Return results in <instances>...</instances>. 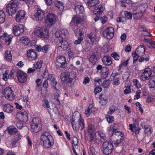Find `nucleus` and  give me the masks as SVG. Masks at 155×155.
Instances as JSON below:
<instances>
[{"mask_svg": "<svg viewBox=\"0 0 155 155\" xmlns=\"http://www.w3.org/2000/svg\"><path fill=\"white\" fill-rule=\"evenodd\" d=\"M55 34V40L57 41V43H58V45L64 50H66L68 47V43L66 41L63 39V38L65 39L68 35L67 30L66 29H60L57 31Z\"/></svg>", "mask_w": 155, "mask_h": 155, "instance_id": "1", "label": "nucleus"}, {"mask_svg": "<svg viewBox=\"0 0 155 155\" xmlns=\"http://www.w3.org/2000/svg\"><path fill=\"white\" fill-rule=\"evenodd\" d=\"M72 126L74 130H78L81 124V130L84 128V120L81 119L80 114L78 112H74L71 119Z\"/></svg>", "mask_w": 155, "mask_h": 155, "instance_id": "2", "label": "nucleus"}, {"mask_svg": "<svg viewBox=\"0 0 155 155\" xmlns=\"http://www.w3.org/2000/svg\"><path fill=\"white\" fill-rule=\"evenodd\" d=\"M40 137L41 140L43 141V145L45 148H49L53 145V138L48 132H43L41 134Z\"/></svg>", "mask_w": 155, "mask_h": 155, "instance_id": "3", "label": "nucleus"}, {"mask_svg": "<svg viewBox=\"0 0 155 155\" xmlns=\"http://www.w3.org/2000/svg\"><path fill=\"white\" fill-rule=\"evenodd\" d=\"M61 81L64 83L67 84H71L73 80L76 79V74L73 71L68 73H63L61 74Z\"/></svg>", "mask_w": 155, "mask_h": 155, "instance_id": "4", "label": "nucleus"}, {"mask_svg": "<svg viewBox=\"0 0 155 155\" xmlns=\"http://www.w3.org/2000/svg\"><path fill=\"white\" fill-rule=\"evenodd\" d=\"M18 0H13L7 5L6 7V11L9 16H12L16 13L18 8Z\"/></svg>", "mask_w": 155, "mask_h": 155, "instance_id": "5", "label": "nucleus"}, {"mask_svg": "<svg viewBox=\"0 0 155 155\" xmlns=\"http://www.w3.org/2000/svg\"><path fill=\"white\" fill-rule=\"evenodd\" d=\"M55 76L53 74H50L48 75V77L46 80L50 83L51 86L55 89L56 92L59 96L61 94L60 90L61 87L59 83H57L55 80Z\"/></svg>", "mask_w": 155, "mask_h": 155, "instance_id": "6", "label": "nucleus"}, {"mask_svg": "<svg viewBox=\"0 0 155 155\" xmlns=\"http://www.w3.org/2000/svg\"><path fill=\"white\" fill-rule=\"evenodd\" d=\"M32 34L36 36L43 38L48 39L49 37V31L47 30H43L40 27L35 28Z\"/></svg>", "mask_w": 155, "mask_h": 155, "instance_id": "7", "label": "nucleus"}, {"mask_svg": "<svg viewBox=\"0 0 155 155\" xmlns=\"http://www.w3.org/2000/svg\"><path fill=\"white\" fill-rule=\"evenodd\" d=\"M113 149V145L111 143L107 141L103 142L102 145V151L104 154L106 155L110 154Z\"/></svg>", "mask_w": 155, "mask_h": 155, "instance_id": "8", "label": "nucleus"}, {"mask_svg": "<svg viewBox=\"0 0 155 155\" xmlns=\"http://www.w3.org/2000/svg\"><path fill=\"white\" fill-rule=\"evenodd\" d=\"M40 123L39 119L35 117L34 118L31 124L32 131L35 133H38L40 130Z\"/></svg>", "mask_w": 155, "mask_h": 155, "instance_id": "9", "label": "nucleus"}, {"mask_svg": "<svg viewBox=\"0 0 155 155\" xmlns=\"http://www.w3.org/2000/svg\"><path fill=\"white\" fill-rule=\"evenodd\" d=\"M66 58L64 56H59L57 57L55 65L57 68H64L67 66Z\"/></svg>", "mask_w": 155, "mask_h": 155, "instance_id": "10", "label": "nucleus"}, {"mask_svg": "<svg viewBox=\"0 0 155 155\" xmlns=\"http://www.w3.org/2000/svg\"><path fill=\"white\" fill-rule=\"evenodd\" d=\"M4 95L6 99L10 101H12L15 98L13 91L9 87H6L4 89Z\"/></svg>", "mask_w": 155, "mask_h": 155, "instance_id": "11", "label": "nucleus"}, {"mask_svg": "<svg viewBox=\"0 0 155 155\" xmlns=\"http://www.w3.org/2000/svg\"><path fill=\"white\" fill-rule=\"evenodd\" d=\"M17 77L18 81L21 83H24L27 80V74L22 71L18 70L17 71Z\"/></svg>", "mask_w": 155, "mask_h": 155, "instance_id": "12", "label": "nucleus"}, {"mask_svg": "<svg viewBox=\"0 0 155 155\" xmlns=\"http://www.w3.org/2000/svg\"><path fill=\"white\" fill-rule=\"evenodd\" d=\"M151 74L152 71L150 68H145L141 74L140 78L143 81L147 80L150 78Z\"/></svg>", "mask_w": 155, "mask_h": 155, "instance_id": "13", "label": "nucleus"}, {"mask_svg": "<svg viewBox=\"0 0 155 155\" xmlns=\"http://www.w3.org/2000/svg\"><path fill=\"white\" fill-rule=\"evenodd\" d=\"M56 21L55 15L52 13H48L45 20L46 23L49 25L50 26H52L54 24Z\"/></svg>", "mask_w": 155, "mask_h": 155, "instance_id": "14", "label": "nucleus"}, {"mask_svg": "<svg viewBox=\"0 0 155 155\" xmlns=\"http://www.w3.org/2000/svg\"><path fill=\"white\" fill-rule=\"evenodd\" d=\"M114 28L111 27L107 28L103 31L104 36L108 39H111L114 36Z\"/></svg>", "mask_w": 155, "mask_h": 155, "instance_id": "15", "label": "nucleus"}, {"mask_svg": "<svg viewBox=\"0 0 155 155\" xmlns=\"http://www.w3.org/2000/svg\"><path fill=\"white\" fill-rule=\"evenodd\" d=\"M13 32L14 35L18 36L22 34L24 31V26L22 24L14 25L13 27Z\"/></svg>", "mask_w": 155, "mask_h": 155, "instance_id": "16", "label": "nucleus"}, {"mask_svg": "<svg viewBox=\"0 0 155 155\" xmlns=\"http://www.w3.org/2000/svg\"><path fill=\"white\" fill-rule=\"evenodd\" d=\"M34 17L36 21L42 20L45 17L44 11L41 9H38L37 12L35 13Z\"/></svg>", "mask_w": 155, "mask_h": 155, "instance_id": "17", "label": "nucleus"}, {"mask_svg": "<svg viewBox=\"0 0 155 155\" xmlns=\"http://www.w3.org/2000/svg\"><path fill=\"white\" fill-rule=\"evenodd\" d=\"M75 34L76 36H79L78 39L74 41V43L75 45L79 44L81 43L83 40V35L82 33L81 30V29H76L75 32Z\"/></svg>", "mask_w": 155, "mask_h": 155, "instance_id": "18", "label": "nucleus"}, {"mask_svg": "<svg viewBox=\"0 0 155 155\" xmlns=\"http://www.w3.org/2000/svg\"><path fill=\"white\" fill-rule=\"evenodd\" d=\"M113 134L112 135H119L120 137V138L119 139H118L116 141L114 142V144L116 146H118L123 140L124 138L122 137L123 134L121 133L120 131H112Z\"/></svg>", "mask_w": 155, "mask_h": 155, "instance_id": "19", "label": "nucleus"}, {"mask_svg": "<svg viewBox=\"0 0 155 155\" xmlns=\"http://www.w3.org/2000/svg\"><path fill=\"white\" fill-rule=\"evenodd\" d=\"M25 15V12L23 10L19 11L15 16V20L16 22H21L24 18Z\"/></svg>", "mask_w": 155, "mask_h": 155, "instance_id": "20", "label": "nucleus"}, {"mask_svg": "<svg viewBox=\"0 0 155 155\" xmlns=\"http://www.w3.org/2000/svg\"><path fill=\"white\" fill-rule=\"evenodd\" d=\"M136 52L138 56H143L145 53V48L144 46L140 45L136 49Z\"/></svg>", "mask_w": 155, "mask_h": 155, "instance_id": "21", "label": "nucleus"}, {"mask_svg": "<svg viewBox=\"0 0 155 155\" xmlns=\"http://www.w3.org/2000/svg\"><path fill=\"white\" fill-rule=\"evenodd\" d=\"M3 111L8 113H12L13 110V107L9 104H4L3 106Z\"/></svg>", "mask_w": 155, "mask_h": 155, "instance_id": "22", "label": "nucleus"}, {"mask_svg": "<svg viewBox=\"0 0 155 155\" xmlns=\"http://www.w3.org/2000/svg\"><path fill=\"white\" fill-rule=\"evenodd\" d=\"M74 9L77 14H82L84 11V8L81 5L76 6Z\"/></svg>", "mask_w": 155, "mask_h": 155, "instance_id": "23", "label": "nucleus"}, {"mask_svg": "<svg viewBox=\"0 0 155 155\" xmlns=\"http://www.w3.org/2000/svg\"><path fill=\"white\" fill-rule=\"evenodd\" d=\"M27 55L28 57L32 58L33 60L36 58L37 57L36 51L32 49L28 51Z\"/></svg>", "mask_w": 155, "mask_h": 155, "instance_id": "24", "label": "nucleus"}, {"mask_svg": "<svg viewBox=\"0 0 155 155\" xmlns=\"http://www.w3.org/2000/svg\"><path fill=\"white\" fill-rule=\"evenodd\" d=\"M103 63L106 65H110L112 63L111 58L110 57L104 56L102 59Z\"/></svg>", "mask_w": 155, "mask_h": 155, "instance_id": "25", "label": "nucleus"}, {"mask_svg": "<svg viewBox=\"0 0 155 155\" xmlns=\"http://www.w3.org/2000/svg\"><path fill=\"white\" fill-rule=\"evenodd\" d=\"M19 116L21 118V120L24 122L27 121L28 118L27 112L25 111H21L19 113Z\"/></svg>", "mask_w": 155, "mask_h": 155, "instance_id": "26", "label": "nucleus"}, {"mask_svg": "<svg viewBox=\"0 0 155 155\" xmlns=\"http://www.w3.org/2000/svg\"><path fill=\"white\" fill-rule=\"evenodd\" d=\"M7 35V33H4L2 35H0V38L2 37H5V43L7 45H9L11 43L12 38V36L11 35Z\"/></svg>", "mask_w": 155, "mask_h": 155, "instance_id": "27", "label": "nucleus"}, {"mask_svg": "<svg viewBox=\"0 0 155 155\" xmlns=\"http://www.w3.org/2000/svg\"><path fill=\"white\" fill-rule=\"evenodd\" d=\"M103 11V8L101 5H99L98 7L95 8L93 13L96 15H98L102 14Z\"/></svg>", "mask_w": 155, "mask_h": 155, "instance_id": "28", "label": "nucleus"}, {"mask_svg": "<svg viewBox=\"0 0 155 155\" xmlns=\"http://www.w3.org/2000/svg\"><path fill=\"white\" fill-rule=\"evenodd\" d=\"M7 132L10 134H15L18 131L17 129L13 126H9L7 129Z\"/></svg>", "mask_w": 155, "mask_h": 155, "instance_id": "29", "label": "nucleus"}, {"mask_svg": "<svg viewBox=\"0 0 155 155\" xmlns=\"http://www.w3.org/2000/svg\"><path fill=\"white\" fill-rule=\"evenodd\" d=\"M109 74V69L107 67H103L101 71V77L103 78H105L107 77Z\"/></svg>", "mask_w": 155, "mask_h": 155, "instance_id": "30", "label": "nucleus"}, {"mask_svg": "<svg viewBox=\"0 0 155 155\" xmlns=\"http://www.w3.org/2000/svg\"><path fill=\"white\" fill-rule=\"evenodd\" d=\"M5 59L8 61H11L12 59V55L11 51L7 50L5 51Z\"/></svg>", "mask_w": 155, "mask_h": 155, "instance_id": "31", "label": "nucleus"}, {"mask_svg": "<svg viewBox=\"0 0 155 155\" xmlns=\"http://www.w3.org/2000/svg\"><path fill=\"white\" fill-rule=\"evenodd\" d=\"M83 20V19L81 17L76 16L74 18L73 17L71 21V22H74L75 24H78L82 22Z\"/></svg>", "mask_w": 155, "mask_h": 155, "instance_id": "32", "label": "nucleus"}, {"mask_svg": "<svg viewBox=\"0 0 155 155\" xmlns=\"http://www.w3.org/2000/svg\"><path fill=\"white\" fill-rule=\"evenodd\" d=\"M42 106L45 108H48L50 107V104L49 101L46 99H43L41 101Z\"/></svg>", "mask_w": 155, "mask_h": 155, "instance_id": "33", "label": "nucleus"}, {"mask_svg": "<svg viewBox=\"0 0 155 155\" xmlns=\"http://www.w3.org/2000/svg\"><path fill=\"white\" fill-rule=\"evenodd\" d=\"M146 7V4L145 3H143L140 5L137 9L138 10H140L141 13L142 14L145 12Z\"/></svg>", "mask_w": 155, "mask_h": 155, "instance_id": "34", "label": "nucleus"}, {"mask_svg": "<svg viewBox=\"0 0 155 155\" xmlns=\"http://www.w3.org/2000/svg\"><path fill=\"white\" fill-rule=\"evenodd\" d=\"M90 61L93 64H95L97 61V59L95 55L92 54L90 56Z\"/></svg>", "mask_w": 155, "mask_h": 155, "instance_id": "35", "label": "nucleus"}, {"mask_svg": "<svg viewBox=\"0 0 155 155\" xmlns=\"http://www.w3.org/2000/svg\"><path fill=\"white\" fill-rule=\"evenodd\" d=\"M87 37L90 39L91 42H94L95 41L97 40V37L95 34L91 33L87 35Z\"/></svg>", "mask_w": 155, "mask_h": 155, "instance_id": "36", "label": "nucleus"}, {"mask_svg": "<svg viewBox=\"0 0 155 155\" xmlns=\"http://www.w3.org/2000/svg\"><path fill=\"white\" fill-rule=\"evenodd\" d=\"M55 5L60 11H62L64 8V6L62 3L61 2H56Z\"/></svg>", "mask_w": 155, "mask_h": 155, "instance_id": "37", "label": "nucleus"}, {"mask_svg": "<svg viewBox=\"0 0 155 155\" xmlns=\"http://www.w3.org/2000/svg\"><path fill=\"white\" fill-rule=\"evenodd\" d=\"M98 2V0H88L87 3L89 6L91 7L95 6Z\"/></svg>", "mask_w": 155, "mask_h": 155, "instance_id": "38", "label": "nucleus"}, {"mask_svg": "<svg viewBox=\"0 0 155 155\" xmlns=\"http://www.w3.org/2000/svg\"><path fill=\"white\" fill-rule=\"evenodd\" d=\"M95 130V128L93 125L92 124L88 125L87 128V131L90 134H93Z\"/></svg>", "mask_w": 155, "mask_h": 155, "instance_id": "39", "label": "nucleus"}, {"mask_svg": "<svg viewBox=\"0 0 155 155\" xmlns=\"http://www.w3.org/2000/svg\"><path fill=\"white\" fill-rule=\"evenodd\" d=\"M5 15L3 12L0 11V24H2L5 21Z\"/></svg>", "mask_w": 155, "mask_h": 155, "instance_id": "40", "label": "nucleus"}, {"mask_svg": "<svg viewBox=\"0 0 155 155\" xmlns=\"http://www.w3.org/2000/svg\"><path fill=\"white\" fill-rule=\"evenodd\" d=\"M116 110V107L114 105H111L109 108V110L107 112V114L111 115Z\"/></svg>", "mask_w": 155, "mask_h": 155, "instance_id": "41", "label": "nucleus"}, {"mask_svg": "<svg viewBox=\"0 0 155 155\" xmlns=\"http://www.w3.org/2000/svg\"><path fill=\"white\" fill-rule=\"evenodd\" d=\"M20 40L25 45H28L30 42L29 38L26 37H22L20 38Z\"/></svg>", "mask_w": 155, "mask_h": 155, "instance_id": "42", "label": "nucleus"}, {"mask_svg": "<svg viewBox=\"0 0 155 155\" xmlns=\"http://www.w3.org/2000/svg\"><path fill=\"white\" fill-rule=\"evenodd\" d=\"M88 152L89 155H95L96 154L95 149L91 145H90Z\"/></svg>", "mask_w": 155, "mask_h": 155, "instance_id": "43", "label": "nucleus"}, {"mask_svg": "<svg viewBox=\"0 0 155 155\" xmlns=\"http://www.w3.org/2000/svg\"><path fill=\"white\" fill-rule=\"evenodd\" d=\"M101 138L104 140L106 139V137L105 134L101 131H98L96 132Z\"/></svg>", "mask_w": 155, "mask_h": 155, "instance_id": "44", "label": "nucleus"}, {"mask_svg": "<svg viewBox=\"0 0 155 155\" xmlns=\"http://www.w3.org/2000/svg\"><path fill=\"white\" fill-rule=\"evenodd\" d=\"M145 133L147 134V135H150L151 134V129L147 126H144L143 128Z\"/></svg>", "mask_w": 155, "mask_h": 155, "instance_id": "45", "label": "nucleus"}, {"mask_svg": "<svg viewBox=\"0 0 155 155\" xmlns=\"http://www.w3.org/2000/svg\"><path fill=\"white\" fill-rule=\"evenodd\" d=\"M133 82L134 84L137 88H140L141 84L138 80L136 79L134 80H133Z\"/></svg>", "mask_w": 155, "mask_h": 155, "instance_id": "46", "label": "nucleus"}, {"mask_svg": "<svg viewBox=\"0 0 155 155\" xmlns=\"http://www.w3.org/2000/svg\"><path fill=\"white\" fill-rule=\"evenodd\" d=\"M148 86L150 88H153L155 87V82L153 80L150 79L148 82Z\"/></svg>", "mask_w": 155, "mask_h": 155, "instance_id": "47", "label": "nucleus"}, {"mask_svg": "<svg viewBox=\"0 0 155 155\" xmlns=\"http://www.w3.org/2000/svg\"><path fill=\"white\" fill-rule=\"evenodd\" d=\"M133 15L134 18L136 20H138L142 16V14L140 13V14L138 13H134Z\"/></svg>", "mask_w": 155, "mask_h": 155, "instance_id": "48", "label": "nucleus"}, {"mask_svg": "<svg viewBox=\"0 0 155 155\" xmlns=\"http://www.w3.org/2000/svg\"><path fill=\"white\" fill-rule=\"evenodd\" d=\"M92 109L91 107H90V105L89 106L87 110L86 111V115L87 117H88L92 113Z\"/></svg>", "mask_w": 155, "mask_h": 155, "instance_id": "49", "label": "nucleus"}, {"mask_svg": "<svg viewBox=\"0 0 155 155\" xmlns=\"http://www.w3.org/2000/svg\"><path fill=\"white\" fill-rule=\"evenodd\" d=\"M99 103L102 105H105L107 104V98L105 97H103V99L100 101Z\"/></svg>", "mask_w": 155, "mask_h": 155, "instance_id": "50", "label": "nucleus"}, {"mask_svg": "<svg viewBox=\"0 0 155 155\" xmlns=\"http://www.w3.org/2000/svg\"><path fill=\"white\" fill-rule=\"evenodd\" d=\"M126 21V18L124 17H120L117 18L116 21L117 22H122L124 23Z\"/></svg>", "mask_w": 155, "mask_h": 155, "instance_id": "51", "label": "nucleus"}, {"mask_svg": "<svg viewBox=\"0 0 155 155\" xmlns=\"http://www.w3.org/2000/svg\"><path fill=\"white\" fill-rule=\"evenodd\" d=\"M3 75V79L5 81H7L8 79L9 78V74L7 73L6 71L3 73L2 74Z\"/></svg>", "mask_w": 155, "mask_h": 155, "instance_id": "52", "label": "nucleus"}, {"mask_svg": "<svg viewBox=\"0 0 155 155\" xmlns=\"http://www.w3.org/2000/svg\"><path fill=\"white\" fill-rule=\"evenodd\" d=\"M111 55L115 60L117 61L119 60L120 58V56L116 52L112 53Z\"/></svg>", "mask_w": 155, "mask_h": 155, "instance_id": "53", "label": "nucleus"}, {"mask_svg": "<svg viewBox=\"0 0 155 155\" xmlns=\"http://www.w3.org/2000/svg\"><path fill=\"white\" fill-rule=\"evenodd\" d=\"M120 78H115L114 81L112 83L113 85L116 86L118 85L120 83Z\"/></svg>", "mask_w": 155, "mask_h": 155, "instance_id": "54", "label": "nucleus"}, {"mask_svg": "<svg viewBox=\"0 0 155 155\" xmlns=\"http://www.w3.org/2000/svg\"><path fill=\"white\" fill-rule=\"evenodd\" d=\"M108 114H107L106 117L107 120L109 123H111L114 121V117L113 116L110 117L109 115H108Z\"/></svg>", "mask_w": 155, "mask_h": 155, "instance_id": "55", "label": "nucleus"}, {"mask_svg": "<svg viewBox=\"0 0 155 155\" xmlns=\"http://www.w3.org/2000/svg\"><path fill=\"white\" fill-rule=\"evenodd\" d=\"M34 68L36 69H39L42 66V63L40 62H37L35 64H34Z\"/></svg>", "mask_w": 155, "mask_h": 155, "instance_id": "56", "label": "nucleus"}, {"mask_svg": "<svg viewBox=\"0 0 155 155\" xmlns=\"http://www.w3.org/2000/svg\"><path fill=\"white\" fill-rule=\"evenodd\" d=\"M124 14L128 19L130 20L132 19V15L130 12L125 11L124 12Z\"/></svg>", "mask_w": 155, "mask_h": 155, "instance_id": "57", "label": "nucleus"}, {"mask_svg": "<svg viewBox=\"0 0 155 155\" xmlns=\"http://www.w3.org/2000/svg\"><path fill=\"white\" fill-rule=\"evenodd\" d=\"M110 83V81L108 80L104 81L103 83V87L104 88L108 87Z\"/></svg>", "mask_w": 155, "mask_h": 155, "instance_id": "58", "label": "nucleus"}, {"mask_svg": "<svg viewBox=\"0 0 155 155\" xmlns=\"http://www.w3.org/2000/svg\"><path fill=\"white\" fill-rule=\"evenodd\" d=\"M149 59V56H146V57L145 58L144 57H141L139 60V61L140 62H142L144 61H148Z\"/></svg>", "mask_w": 155, "mask_h": 155, "instance_id": "59", "label": "nucleus"}, {"mask_svg": "<svg viewBox=\"0 0 155 155\" xmlns=\"http://www.w3.org/2000/svg\"><path fill=\"white\" fill-rule=\"evenodd\" d=\"M50 48V46L48 45H45L43 46L42 48V51L44 53H45Z\"/></svg>", "mask_w": 155, "mask_h": 155, "instance_id": "60", "label": "nucleus"}, {"mask_svg": "<svg viewBox=\"0 0 155 155\" xmlns=\"http://www.w3.org/2000/svg\"><path fill=\"white\" fill-rule=\"evenodd\" d=\"M94 140V137L93 134H90V136L89 137V141L90 142V145L91 144V143L93 142Z\"/></svg>", "mask_w": 155, "mask_h": 155, "instance_id": "61", "label": "nucleus"}, {"mask_svg": "<svg viewBox=\"0 0 155 155\" xmlns=\"http://www.w3.org/2000/svg\"><path fill=\"white\" fill-rule=\"evenodd\" d=\"M102 91L101 87H96L94 90V92L95 94L99 93Z\"/></svg>", "mask_w": 155, "mask_h": 155, "instance_id": "62", "label": "nucleus"}, {"mask_svg": "<svg viewBox=\"0 0 155 155\" xmlns=\"http://www.w3.org/2000/svg\"><path fill=\"white\" fill-rule=\"evenodd\" d=\"M17 128L19 129H21L23 127V124L22 122L18 121L16 124Z\"/></svg>", "mask_w": 155, "mask_h": 155, "instance_id": "63", "label": "nucleus"}, {"mask_svg": "<svg viewBox=\"0 0 155 155\" xmlns=\"http://www.w3.org/2000/svg\"><path fill=\"white\" fill-rule=\"evenodd\" d=\"M94 81L95 83H98L99 84L102 83L101 80L98 77H96L94 79Z\"/></svg>", "mask_w": 155, "mask_h": 155, "instance_id": "64", "label": "nucleus"}]
</instances>
